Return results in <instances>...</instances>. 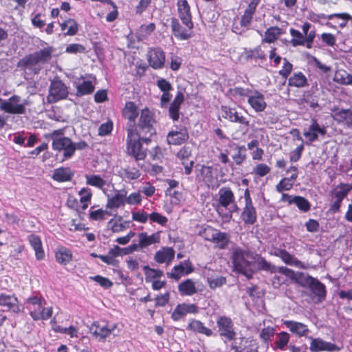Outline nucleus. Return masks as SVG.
I'll use <instances>...</instances> for the list:
<instances>
[{
  "mask_svg": "<svg viewBox=\"0 0 352 352\" xmlns=\"http://www.w3.org/2000/svg\"><path fill=\"white\" fill-rule=\"evenodd\" d=\"M47 140L52 141V148L63 151L65 158H70L75 152L74 143L69 138L65 137V129H60L53 131L45 135Z\"/></svg>",
  "mask_w": 352,
  "mask_h": 352,
  "instance_id": "nucleus-1",
  "label": "nucleus"
},
{
  "mask_svg": "<svg viewBox=\"0 0 352 352\" xmlns=\"http://www.w3.org/2000/svg\"><path fill=\"white\" fill-rule=\"evenodd\" d=\"M155 123L153 113L148 108H145L141 111L137 126L135 124H129L126 131L133 130L138 135L152 136L155 134Z\"/></svg>",
  "mask_w": 352,
  "mask_h": 352,
  "instance_id": "nucleus-2",
  "label": "nucleus"
},
{
  "mask_svg": "<svg viewBox=\"0 0 352 352\" xmlns=\"http://www.w3.org/2000/svg\"><path fill=\"white\" fill-rule=\"evenodd\" d=\"M254 259L255 256L252 252L239 247L233 248L232 261L234 267L236 271L245 274L248 278L251 276V275H248V272L250 271L251 264Z\"/></svg>",
  "mask_w": 352,
  "mask_h": 352,
  "instance_id": "nucleus-3",
  "label": "nucleus"
},
{
  "mask_svg": "<svg viewBox=\"0 0 352 352\" xmlns=\"http://www.w3.org/2000/svg\"><path fill=\"white\" fill-rule=\"evenodd\" d=\"M30 104L28 100H21L18 95H13L8 100L0 98V110L11 114H23L25 107Z\"/></svg>",
  "mask_w": 352,
  "mask_h": 352,
  "instance_id": "nucleus-4",
  "label": "nucleus"
},
{
  "mask_svg": "<svg viewBox=\"0 0 352 352\" xmlns=\"http://www.w3.org/2000/svg\"><path fill=\"white\" fill-rule=\"evenodd\" d=\"M139 136L133 130H127V153L137 161L142 160L146 156V149H144L141 142L138 140Z\"/></svg>",
  "mask_w": 352,
  "mask_h": 352,
  "instance_id": "nucleus-5",
  "label": "nucleus"
},
{
  "mask_svg": "<svg viewBox=\"0 0 352 352\" xmlns=\"http://www.w3.org/2000/svg\"><path fill=\"white\" fill-rule=\"evenodd\" d=\"M68 96V90L66 85L60 80H54L52 81L49 94L47 96V102L52 104L58 100L65 99Z\"/></svg>",
  "mask_w": 352,
  "mask_h": 352,
  "instance_id": "nucleus-6",
  "label": "nucleus"
},
{
  "mask_svg": "<svg viewBox=\"0 0 352 352\" xmlns=\"http://www.w3.org/2000/svg\"><path fill=\"white\" fill-rule=\"evenodd\" d=\"M244 197L245 204L241 212V218L245 224L252 225L256 221L257 214L248 189L245 191Z\"/></svg>",
  "mask_w": 352,
  "mask_h": 352,
  "instance_id": "nucleus-7",
  "label": "nucleus"
},
{
  "mask_svg": "<svg viewBox=\"0 0 352 352\" xmlns=\"http://www.w3.org/2000/svg\"><path fill=\"white\" fill-rule=\"evenodd\" d=\"M178 16L182 23L188 29L192 30L194 24L192 20L190 7L187 0H177Z\"/></svg>",
  "mask_w": 352,
  "mask_h": 352,
  "instance_id": "nucleus-8",
  "label": "nucleus"
},
{
  "mask_svg": "<svg viewBox=\"0 0 352 352\" xmlns=\"http://www.w3.org/2000/svg\"><path fill=\"white\" fill-rule=\"evenodd\" d=\"M219 334L226 338L228 340H232L235 338L236 333L233 329V322L232 320L226 316H221L217 321Z\"/></svg>",
  "mask_w": 352,
  "mask_h": 352,
  "instance_id": "nucleus-9",
  "label": "nucleus"
},
{
  "mask_svg": "<svg viewBox=\"0 0 352 352\" xmlns=\"http://www.w3.org/2000/svg\"><path fill=\"white\" fill-rule=\"evenodd\" d=\"M231 348L234 352H258V342L250 338H241L239 343L232 344Z\"/></svg>",
  "mask_w": 352,
  "mask_h": 352,
  "instance_id": "nucleus-10",
  "label": "nucleus"
},
{
  "mask_svg": "<svg viewBox=\"0 0 352 352\" xmlns=\"http://www.w3.org/2000/svg\"><path fill=\"white\" fill-rule=\"evenodd\" d=\"M17 66L23 70L28 69L34 74H38L42 69V66L34 53L21 58L18 62Z\"/></svg>",
  "mask_w": 352,
  "mask_h": 352,
  "instance_id": "nucleus-11",
  "label": "nucleus"
},
{
  "mask_svg": "<svg viewBox=\"0 0 352 352\" xmlns=\"http://www.w3.org/2000/svg\"><path fill=\"white\" fill-rule=\"evenodd\" d=\"M311 340L310 347L309 349L312 352H320V351H327V352H333L340 351V348L336 346L335 344L331 342H328L323 340L321 338H314L309 337Z\"/></svg>",
  "mask_w": 352,
  "mask_h": 352,
  "instance_id": "nucleus-12",
  "label": "nucleus"
},
{
  "mask_svg": "<svg viewBox=\"0 0 352 352\" xmlns=\"http://www.w3.org/2000/svg\"><path fill=\"white\" fill-rule=\"evenodd\" d=\"M327 133L326 127L320 126L315 118L311 120V124L303 132V135L308 139L309 142H313L318 138V135L324 136Z\"/></svg>",
  "mask_w": 352,
  "mask_h": 352,
  "instance_id": "nucleus-13",
  "label": "nucleus"
},
{
  "mask_svg": "<svg viewBox=\"0 0 352 352\" xmlns=\"http://www.w3.org/2000/svg\"><path fill=\"white\" fill-rule=\"evenodd\" d=\"M188 138L189 135L187 129L182 127L170 131L167 135V142L169 144L180 145L186 142Z\"/></svg>",
  "mask_w": 352,
  "mask_h": 352,
  "instance_id": "nucleus-14",
  "label": "nucleus"
},
{
  "mask_svg": "<svg viewBox=\"0 0 352 352\" xmlns=\"http://www.w3.org/2000/svg\"><path fill=\"white\" fill-rule=\"evenodd\" d=\"M116 327L117 325L115 324L109 326L108 324H102L98 322H95L91 324L89 329L96 338L104 339L109 336Z\"/></svg>",
  "mask_w": 352,
  "mask_h": 352,
  "instance_id": "nucleus-15",
  "label": "nucleus"
},
{
  "mask_svg": "<svg viewBox=\"0 0 352 352\" xmlns=\"http://www.w3.org/2000/svg\"><path fill=\"white\" fill-rule=\"evenodd\" d=\"M222 111L223 112V118L228 119L231 122H236L241 125L245 126L246 127L249 126V120L241 113H239L236 109L222 107Z\"/></svg>",
  "mask_w": 352,
  "mask_h": 352,
  "instance_id": "nucleus-16",
  "label": "nucleus"
},
{
  "mask_svg": "<svg viewBox=\"0 0 352 352\" xmlns=\"http://www.w3.org/2000/svg\"><path fill=\"white\" fill-rule=\"evenodd\" d=\"M197 307L194 304H179L173 310L171 318L173 320L177 321L187 314H197Z\"/></svg>",
  "mask_w": 352,
  "mask_h": 352,
  "instance_id": "nucleus-17",
  "label": "nucleus"
},
{
  "mask_svg": "<svg viewBox=\"0 0 352 352\" xmlns=\"http://www.w3.org/2000/svg\"><path fill=\"white\" fill-rule=\"evenodd\" d=\"M333 118L336 122L352 128V107L347 109L338 108L333 109Z\"/></svg>",
  "mask_w": 352,
  "mask_h": 352,
  "instance_id": "nucleus-18",
  "label": "nucleus"
},
{
  "mask_svg": "<svg viewBox=\"0 0 352 352\" xmlns=\"http://www.w3.org/2000/svg\"><path fill=\"white\" fill-rule=\"evenodd\" d=\"M171 30L173 35L181 40H187L192 36V30L182 27L176 18H171Z\"/></svg>",
  "mask_w": 352,
  "mask_h": 352,
  "instance_id": "nucleus-19",
  "label": "nucleus"
},
{
  "mask_svg": "<svg viewBox=\"0 0 352 352\" xmlns=\"http://www.w3.org/2000/svg\"><path fill=\"white\" fill-rule=\"evenodd\" d=\"M165 61L164 52L160 48L151 50L148 53V62L150 65L155 68H161Z\"/></svg>",
  "mask_w": 352,
  "mask_h": 352,
  "instance_id": "nucleus-20",
  "label": "nucleus"
},
{
  "mask_svg": "<svg viewBox=\"0 0 352 352\" xmlns=\"http://www.w3.org/2000/svg\"><path fill=\"white\" fill-rule=\"evenodd\" d=\"M248 103L256 112L263 111L267 106L263 94L258 91H254L252 95L249 96Z\"/></svg>",
  "mask_w": 352,
  "mask_h": 352,
  "instance_id": "nucleus-21",
  "label": "nucleus"
},
{
  "mask_svg": "<svg viewBox=\"0 0 352 352\" xmlns=\"http://www.w3.org/2000/svg\"><path fill=\"white\" fill-rule=\"evenodd\" d=\"M175 256V250L172 248H162L155 254L154 259L158 263L169 265Z\"/></svg>",
  "mask_w": 352,
  "mask_h": 352,
  "instance_id": "nucleus-22",
  "label": "nucleus"
},
{
  "mask_svg": "<svg viewBox=\"0 0 352 352\" xmlns=\"http://www.w3.org/2000/svg\"><path fill=\"white\" fill-rule=\"evenodd\" d=\"M0 306L14 313H19L21 311L18 305V300L14 296L1 294L0 296Z\"/></svg>",
  "mask_w": 352,
  "mask_h": 352,
  "instance_id": "nucleus-23",
  "label": "nucleus"
},
{
  "mask_svg": "<svg viewBox=\"0 0 352 352\" xmlns=\"http://www.w3.org/2000/svg\"><path fill=\"white\" fill-rule=\"evenodd\" d=\"M193 271L192 264L189 261H186L183 263L175 265L170 273H168V276L178 280L182 274H188Z\"/></svg>",
  "mask_w": 352,
  "mask_h": 352,
  "instance_id": "nucleus-24",
  "label": "nucleus"
},
{
  "mask_svg": "<svg viewBox=\"0 0 352 352\" xmlns=\"http://www.w3.org/2000/svg\"><path fill=\"white\" fill-rule=\"evenodd\" d=\"M184 96L182 92L179 91L169 107V116L173 120H177L179 118V109L184 102Z\"/></svg>",
  "mask_w": 352,
  "mask_h": 352,
  "instance_id": "nucleus-25",
  "label": "nucleus"
},
{
  "mask_svg": "<svg viewBox=\"0 0 352 352\" xmlns=\"http://www.w3.org/2000/svg\"><path fill=\"white\" fill-rule=\"evenodd\" d=\"M53 309L52 307H45L43 305L30 311V316L34 320H47L52 317Z\"/></svg>",
  "mask_w": 352,
  "mask_h": 352,
  "instance_id": "nucleus-26",
  "label": "nucleus"
},
{
  "mask_svg": "<svg viewBox=\"0 0 352 352\" xmlns=\"http://www.w3.org/2000/svg\"><path fill=\"white\" fill-rule=\"evenodd\" d=\"M284 324L291 332L300 337L306 336L309 332L307 325L301 322L286 320L284 322Z\"/></svg>",
  "mask_w": 352,
  "mask_h": 352,
  "instance_id": "nucleus-27",
  "label": "nucleus"
},
{
  "mask_svg": "<svg viewBox=\"0 0 352 352\" xmlns=\"http://www.w3.org/2000/svg\"><path fill=\"white\" fill-rule=\"evenodd\" d=\"M126 192L122 191L115 194L111 197H108L106 208L107 209H117L120 206H123L125 204Z\"/></svg>",
  "mask_w": 352,
  "mask_h": 352,
  "instance_id": "nucleus-28",
  "label": "nucleus"
},
{
  "mask_svg": "<svg viewBox=\"0 0 352 352\" xmlns=\"http://www.w3.org/2000/svg\"><path fill=\"white\" fill-rule=\"evenodd\" d=\"M298 104L304 106L307 104L313 109L318 108V110H321L318 97L309 91L303 93L302 97L298 100Z\"/></svg>",
  "mask_w": 352,
  "mask_h": 352,
  "instance_id": "nucleus-29",
  "label": "nucleus"
},
{
  "mask_svg": "<svg viewBox=\"0 0 352 352\" xmlns=\"http://www.w3.org/2000/svg\"><path fill=\"white\" fill-rule=\"evenodd\" d=\"M219 203L225 208L234 203V196L230 188L223 187L219 190Z\"/></svg>",
  "mask_w": 352,
  "mask_h": 352,
  "instance_id": "nucleus-30",
  "label": "nucleus"
},
{
  "mask_svg": "<svg viewBox=\"0 0 352 352\" xmlns=\"http://www.w3.org/2000/svg\"><path fill=\"white\" fill-rule=\"evenodd\" d=\"M123 116L129 121V124H135V118L139 115L138 106L133 102H127L122 111Z\"/></svg>",
  "mask_w": 352,
  "mask_h": 352,
  "instance_id": "nucleus-31",
  "label": "nucleus"
},
{
  "mask_svg": "<svg viewBox=\"0 0 352 352\" xmlns=\"http://www.w3.org/2000/svg\"><path fill=\"white\" fill-rule=\"evenodd\" d=\"M186 329L195 333L204 334L206 336H210L212 334V331L210 329L205 327L200 320L195 319L192 320L189 322Z\"/></svg>",
  "mask_w": 352,
  "mask_h": 352,
  "instance_id": "nucleus-32",
  "label": "nucleus"
},
{
  "mask_svg": "<svg viewBox=\"0 0 352 352\" xmlns=\"http://www.w3.org/2000/svg\"><path fill=\"white\" fill-rule=\"evenodd\" d=\"M140 239V246L141 248H146L150 245L158 243L160 241V232H157L148 235L146 232H142L138 234Z\"/></svg>",
  "mask_w": 352,
  "mask_h": 352,
  "instance_id": "nucleus-33",
  "label": "nucleus"
},
{
  "mask_svg": "<svg viewBox=\"0 0 352 352\" xmlns=\"http://www.w3.org/2000/svg\"><path fill=\"white\" fill-rule=\"evenodd\" d=\"M28 241L35 252V256L37 260H42L45 256V253L42 246V242L39 236L35 234H31L28 236Z\"/></svg>",
  "mask_w": 352,
  "mask_h": 352,
  "instance_id": "nucleus-34",
  "label": "nucleus"
},
{
  "mask_svg": "<svg viewBox=\"0 0 352 352\" xmlns=\"http://www.w3.org/2000/svg\"><path fill=\"white\" fill-rule=\"evenodd\" d=\"M73 173L69 168H59L54 170L52 178L54 180L64 182L70 181L72 178Z\"/></svg>",
  "mask_w": 352,
  "mask_h": 352,
  "instance_id": "nucleus-35",
  "label": "nucleus"
},
{
  "mask_svg": "<svg viewBox=\"0 0 352 352\" xmlns=\"http://www.w3.org/2000/svg\"><path fill=\"white\" fill-rule=\"evenodd\" d=\"M309 288L311 292L318 298L319 301H322L325 298L326 289L325 286L318 279L314 278V281L311 283Z\"/></svg>",
  "mask_w": 352,
  "mask_h": 352,
  "instance_id": "nucleus-36",
  "label": "nucleus"
},
{
  "mask_svg": "<svg viewBox=\"0 0 352 352\" xmlns=\"http://www.w3.org/2000/svg\"><path fill=\"white\" fill-rule=\"evenodd\" d=\"M54 52V49L52 46L45 47L39 51L35 52V54L37 60L42 66V65L48 63L52 57V53Z\"/></svg>",
  "mask_w": 352,
  "mask_h": 352,
  "instance_id": "nucleus-37",
  "label": "nucleus"
},
{
  "mask_svg": "<svg viewBox=\"0 0 352 352\" xmlns=\"http://www.w3.org/2000/svg\"><path fill=\"white\" fill-rule=\"evenodd\" d=\"M275 254L280 257L283 261L287 265L302 267L301 262L285 250L278 249L276 250Z\"/></svg>",
  "mask_w": 352,
  "mask_h": 352,
  "instance_id": "nucleus-38",
  "label": "nucleus"
},
{
  "mask_svg": "<svg viewBox=\"0 0 352 352\" xmlns=\"http://www.w3.org/2000/svg\"><path fill=\"white\" fill-rule=\"evenodd\" d=\"M283 197H287V200L289 204H295L298 208L302 211L307 212L310 209L309 201L302 197H291L285 194L283 195Z\"/></svg>",
  "mask_w": 352,
  "mask_h": 352,
  "instance_id": "nucleus-39",
  "label": "nucleus"
},
{
  "mask_svg": "<svg viewBox=\"0 0 352 352\" xmlns=\"http://www.w3.org/2000/svg\"><path fill=\"white\" fill-rule=\"evenodd\" d=\"M86 184L99 189L103 190L107 185V181L98 175H85Z\"/></svg>",
  "mask_w": 352,
  "mask_h": 352,
  "instance_id": "nucleus-40",
  "label": "nucleus"
},
{
  "mask_svg": "<svg viewBox=\"0 0 352 352\" xmlns=\"http://www.w3.org/2000/svg\"><path fill=\"white\" fill-rule=\"evenodd\" d=\"M55 256L58 263L61 265H67L72 261V254L71 250L62 247L56 251Z\"/></svg>",
  "mask_w": 352,
  "mask_h": 352,
  "instance_id": "nucleus-41",
  "label": "nucleus"
},
{
  "mask_svg": "<svg viewBox=\"0 0 352 352\" xmlns=\"http://www.w3.org/2000/svg\"><path fill=\"white\" fill-rule=\"evenodd\" d=\"M214 234V237L212 238V242L216 244V247L219 249L226 248L230 242L228 234L226 232H221L217 230Z\"/></svg>",
  "mask_w": 352,
  "mask_h": 352,
  "instance_id": "nucleus-42",
  "label": "nucleus"
},
{
  "mask_svg": "<svg viewBox=\"0 0 352 352\" xmlns=\"http://www.w3.org/2000/svg\"><path fill=\"white\" fill-rule=\"evenodd\" d=\"M179 291L184 295L192 296L197 292L194 282L191 279H187L181 283L179 286Z\"/></svg>",
  "mask_w": 352,
  "mask_h": 352,
  "instance_id": "nucleus-43",
  "label": "nucleus"
},
{
  "mask_svg": "<svg viewBox=\"0 0 352 352\" xmlns=\"http://www.w3.org/2000/svg\"><path fill=\"white\" fill-rule=\"evenodd\" d=\"M200 172L203 177V180L207 186H210L214 184L216 178L214 177L212 167L203 166Z\"/></svg>",
  "mask_w": 352,
  "mask_h": 352,
  "instance_id": "nucleus-44",
  "label": "nucleus"
},
{
  "mask_svg": "<svg viewBox=\"0 0 352 352\" xmlns=\"http://www.w3.org/2000/svg\"><path fill=\"white\" fill-rule=\"evenodd\" d=\"M333 80L342 85H352V75L344 70H338L334 75Z\"/></svg>",
  "mask_w": 352,
  "mask_h": 352,
  "instance_id": "nucleus-45",
  "label": "nucleus"
},
{
  "mask_svg": "<svg viewBox=\"0 0 352 352\" xmlns=\"http://www.w3.org/2000/svg\"><path fill=\"white\" fill-rule=\"evenodd\" d=\"M307 84V78L301 72L294 74L289 78L288 85L291 87H302Z\"/></svg>",
  "mask_w": 352,
  "mask_h": 352,
  "instance_id": "nucleus-46",
  "label": "nucleus"
},
{
  "mask_svg": "<svg viewBox=\"0 0 352 352\" xmlns=\"http://www.w3.org/2000/svg\"><path fill=\"white\" fill-rule=\"evenodd\" d=\"M314 278L311 276L305 274L302 272H297L293 280L301 287H309L311 283L314 281Z\"/></svg>",
  "mask_w": 352,
  "mask_h": 352,
  "instance_id": "nucleus-47",
  "label": "nucleus"
},
{
  "mask_svg": "<svg viewBox=\"0 0 352 352\" xmlns=\"http://www.w3.org/2000/svg\"><path fill=\"white\" fill-rule=\"evenodd\" d=\"M281 34V29L278 27H272L267 29L265 33V38L263 39V42L265 43H274Z\"/></svg>",
  "mask_w": 352,
  "mask_h": 352,
  "instance_id": "nucleus-48",
  "label": "nucleus"
},
{
  "mask_svg": "<svg viewBox=\"0 0 352 352\" xmlns=\"http://www.w3.org/2000/svg\"><path fill=\"white\" fill-rule=\"evenodd\" d=\"M352 186L346 184H341L338 185L333 191L334 198H337L340 200H343V199L348 195V193L351 190Z\"/></svg>",
  "mask_w": 352,
  "mask_h": 352,
  "instance_id": "nucleus-49",
  "label": "nucleus"
},
{
  "mask_svg": "<svg viewBox=\"0 0 352 352\" xmlns=\"http://www.w3.org/2000/svg\"><path fill=\"white\" fill-rule=\"evenodd\" d=\"M254 261H256L258 270L270 272L271 273L276 272V267L267 262L264 258L256 256Z\"/></svg>",
  "mask_w": 352,
  "mask_h": 352,
  "instance_id": "nucleus-50",
  "label": "nucleus"
},
{
  "mask_svg": "<svg viewBox=\"0 0 352 352\" xmlns=\"http://www.w3.org/2000/svg\"><path fill=\"white\" fill-rule=\"evenodd\" d=\"M289 32L292 36L291 43L293 47L304 45L305 44L306 37L302 34V33L294 28H291Z\"/></svg>",
  "mask_w": 352,
  "mask_h": 352,
  "instance_id": "nucleus-51",
  "label": "nucleus"
},
{
  "mask_svg": "<svg viewBox=\"0 0 352 352\" xmlns=\"http://www.w3.org/2000/svg\"><path fill=\"white\" fill-rule=\"evenodd\" d=\"M77 94L83 96L91 94L94 91V86L89 80L83 81L82 83H79L77 87Z\"/></svg>",
  "mask_w": 352,
  "mask_h": 352,
  "instance_id": "nucleus-52",
  "label": "nucleus"
},
{
  "mask_svg": "<svg viewBox=\"0 0 352 352\" xmlns=\"http://www.w3.org/2000/svg\"><path fill=\"white\" fill-rule=\"evenodd\" d=\"M61 30H66V35L73 36L75 35L78 31V24L73 19H69L63 22L61 25Z\"/></svg>",
  "mask_w": 352,
  "mask_h": 352,
  "instance_id": "nucleus-53",
  "label": "nucleus"
},
{
  "mask_svg": "<svg viewBox=\"0 0 352 352\" xmlns=\"http://www.w3.org/2000/svg\"><path fill=\"white\" fill-rule=\"evenodd\" d=\"M111 211L103 209L91 210L89 214V219L93 221H102L106 219V216H111Z\"/></svg>",
  "mask_w": 352,
  "mask_h": 352,
  "instance_id": "nucleus-54",
  "label": "nucleus"
},
{
  "mask_svg": "<svg viewBox=\"0 0 352 352\" xmlns=\"http://www.w3.org/2000/svg\"><path fill=\"white\" fill-rule=\"evenodd\" d=\"M333 18H338L341 19L342 21L339 24L340 28H343L346 25V22L349 20L352 21V16L348 13H335L329 14L327 16V19L331 20Z\"/></svg>",
  "mask_w": 352,
  "mask_h": 352,
  "instance_id": "nucleus-55",
  "label": "nucleus"
},
{
  "mask_svg": "<svg viewBox=\"0 0 352 352\" xmlns=\"http://www.w3.org/2000/svg\"><path fill=\"white\" fill-rule=\"evenodd\" d=\"M79 195H80V202L82 204V209L85 210L88 206V202L91 200L92 193L89 189L83 188L80 192Z\"/></svg>",
  "mask_w": 352,
  "mask_h": 352,
  "instance_id": "nucleus-56",
  "label": "nucleus"
},
{
  "mask_svg": "<svg viewBox=\"0 0 352 352\" xmlns=\"http://www.w3.org/2000/svg\"><path fill=\"white\" fill-rule=\"evenodd\" d=\"M143 270L146 275V281L152 278L161 277L163 275V272L162 270L152 269L148 266H144Z\"/></svg>",
  "mask_w": 352,
  "mask_h": 352,
  "instance_id": "nucleus-57",
  "label": "nucleus"
},
{
  "mask_svg": "<svg viewBox=\"0 0 352 352\" xmlns=\"http://www.w3.org/2000/svg\"><path fill=\"white\" fill-rule=\"evenodd\" d=\"M208 283L209 287L214 289L217 287H220L226 283V279L223 276H217V277H211L208 278Z\"/></svg>",
  "mask_w": 352,
  "mask_h": 352,
  "instance_id": "nucleus-58",
  "label": "nucleus"
},
{
  "mask_svg": "<svg viewBox=\"0 0 352 352\" xmlns=\"http://www.w3.org/2000/svg\"><path fill=\"white\" fill-rule=\"evenodd\" d=\"M122 176L128 179H137L140 176L139 170L135 168H127L122 170Z\"/></svg>",
  "mask_w": 352,
  "mask_h": 352,
  "instance_id": "nucleus-59",
  "label": "nucleus"
},
{
  "mask_svg": "<svg viewBox=\"0 0 352 352\" xmlns=\"http://www.w3.org/2000/svg\"><path fill=\"white\" fill-rule=\"evenodd\" d=\"M271 170L269 166L265 164H258L253 169V173L258 177H264Z\"/></svg>",
  "mask_w": 352,
  "mask_h": 352,
  "instance_id": "nucleus-60",
  "label": "nucleus"
},
{
  "mask_svg": "<svg viewBox=\"0 0 352 352\" xmlns=\"http://www.w3.org/2000/svg\"><path fill=\"white\" fill-rule=\"evenodd\" d=\"M155 30V25L151 23L147 25H142L139 30L140 36L146 38L149 36Z\"/></svg>",
  "mask_w": 352,
  "mask_h": 352,
  "instance_id": "nucleus-61",
  "label": "nucleus"
},
{
  "mask_svg": "<svg viewBox=\"0 0 352 352\" xmlns=\"http://www.w3.org/2000/svg\"><path fill=\"white\" fill-rule=\"evenodd\" d=\"M289 334L287 332H281L278 334V340L276 342L277 348L283 349L289 342Z\"/></svg>",
  "mask_w": 352,
  "mask_h": 352,
  "instance_id": "nucleus-62",
  "label": "nucleus"
},
{
  "mask_svg": "<svg viewBox=\"0 0 352 352\" xmlns=\"http://www.w3.org/2000/svg\"><path fill=\"white\" fill-rule=\"evenodd\" d=\"M113 129V122L108 120L107 122L102 124L98 129V135L104 136L109 134Z\"/></svg>",
  "mask_w": 352,
  "mask_h": 352,
  "instance_id": "nucleus-63",
  "label": "nucleus"
},
{
  "mask_svg": "<svg viewBox=\"0 0 352 352\" xmlns=\"http://www.w3.org/2000/svg\"><path fill=\"white\" fill-rule=\"evenodd\" d=\"M142 201V196L140 192H133L125 197V203L129 205L138 204Z\"/></svg>",
  "mask_w": 352,
  "mask_h": 352,
  "instance_id": "nucleus-64",
  "label": "nucleus"
}]
</instances>
